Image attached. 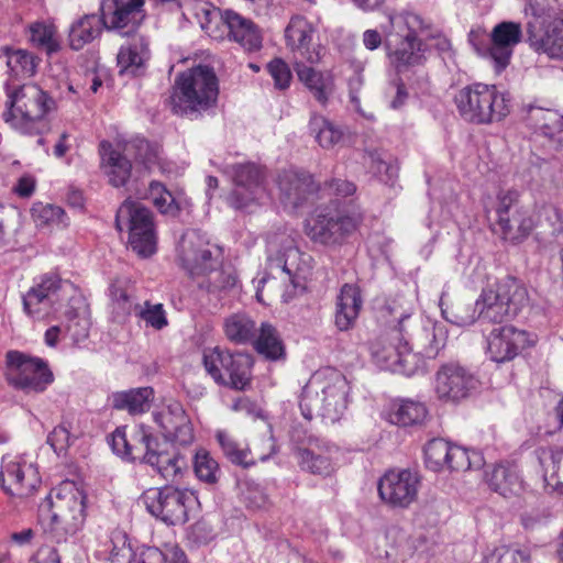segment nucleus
<instances>
[{"instance_id":"obj_1","label":"nucleus","mask_w":563,"mask_h":563,"mask_svg":"<svg viewBox=\"0 0 563 563\" xmlns=\"http://www.w3.org/2000/svg\"><path fill=\"white\" fill-rule=\"evenodd\" d=\"M374 308L382 320L393 324L371 347L383 369L411 376L423 366L424 358H434L445 346L444 325L415 316L412 298L398 295L376 299Z\"/></svg>"},{"instance_id":"obj_2","label":"nucleus","mask_w":563,"mask_h":563,"mask_svg":"<svg viewBox=\"0 0 563 563\" xmlns=\"http://www.w3.org/2000/svg\"><path fill=\"white\" fill-rule=\"evenodd\" d=\"M7 110L3 120L22 135H43L49 130L46 118L57 110V101L38 85H22L8 90Z\"/></svg>"},{"instance_id":"obj_3","label":"nucleus","mask_w":563,"mask_h":563,"mask_svg":"<svg viewBox=\"0 0 563 563\" xmlns=\"http://www.w3.org/2000/svg\"><path fill=\"white\" fill-rule=\"evenodd\" d=\"M219 95L218 78L212 68L197 66L176 77L170 102L173 111L197 119L213 107Z\"/></svg>"},{"instance_id":"obj_4","label":"nucleus","mask_w":563,"mask_h":563,"mask_svg":"<svg viewBox=\"0 0 563 563\" xmlns=\"http://www.w3.org/2000/svg\"><path fill=\"white\" fill-rule=\"evenodd\" d=\"M525 12L530 47L552 59H563V2L534 0L527 3Z\"/></svg>"},{"instance_id":"obj_5","label":"nucleus","mask_w":563,"mask_h":563,"mask_svg":"<svg viewBox=\"0 0 563 563\" xmlns=\"http://www.w3.org/2000/svg\"><path fill=\"white\" fill-rule=\"evenodd\" d=\"M455 104L463 120L473 124H492L503 121L511 111V99L495 85L476 82L462 88Z\"/></svg>"},{"instance_id":"obj_6","label":"nucleus","mask_w":563,"mask_h":563,"mask_svg":"<svg viewBox=\"0 0 563 563\" xmlns=\"http://www.w3.org/2000/svg\"><path fill=\"white\" fill-rule=\"evenodd\" d=\"M528 305L525 285L515 277L506 276L483 289L475 308L483 321L500 323L517 317Z\"/></svg>"},{"instance_id":"obj_7","label":"nucleus","mask_w":563,"mask_h":563,"mask_svg":"<svg viewBox=\"0 0 563 563\" xmlns=\"http://www.w3.org/2000/svg\"><path fill=\"white\" fill-rule=\"evenodd\" d=\"M51 528L57 541L66 540L81 530L86 520V495L71 481H64L48 495Z\"/></svg>"},{"instance_id":"obj_8","label":"nucleus","mask_w":563,"mask_h":563,"mask_svg":"<svg viewBox=\"0 0 563 563\" xmlns=\"http://www.w3.org/2000/svg\"><path fill=\"white\" fill-rule=\"evenodd\" d=\"M347 383L338 377L332 384L323 385L311 378L302 388L299 408L307 420L314 416L335 422L347 410Z\"/></svg>"},{"instance_id":"obj_9","label":"nucleus","mask_w":563,"mask_h":563,"mask_svg":"<svg viewBox=\"0 0 563 563\" xmlns=\"http://www.w3.org/2000/svg\"><path fill=\"white\" fill-rule=\"evenodd\" d=\"M202 364L220 386L245 390L251 385L254 360L249 353L231 352L219 346L207 347L202 353Z\"/></svg>"},{"instance_id":"obj_10","label":"nucleus","mask_w":563,"mask_h":563,"mask_svg":"<svg viewBox=\"0 0 563 563\" xmlns=\"http://www.w3.org/2000/svg\"><path fill=\"white\" fill-rule=\"evenodd\" d=\"M115 228L129 231V244L141 257H150L157 250V235L152 211L137 201L126 199L118 209Z\"/></svg>"},{"instance_id":"obj_11","label":"nucleus","mask_w":563,"mask_h":563,"mask_svg":"<svg viewBox=\"0 0 563 563\" xmlns=\"http://www.w3.org/2000/svg\"><path fill=\"white\" fill-rule=\"evenodd\" d=\"M352 231L351 200L335 198L325 207L316 210L307 222V234L314 242L340 244Z\"/></svg>"},{"instance_id":"obj_12","label":"nucleus","mask_w":563,"mask_h":563,"mask_svg":"<svg viewBox=\"0 0 563 563\" xmlns=\"http://www.w3.org/2000/svg\"><path fill=\"white\" fill-rule=\"evenodd\" d=\"M518 190L500 191L497 196V224L505 241L518 244L525 241L536 228L531 208L520 203Z\"/></svg>"},{"instance_id":"obj_13","label":"nucleus","mask_w":563,"mask_h":563,"mask_svg":"<svg viewBox=\"0 0 563 563\" xmlns=\"http://www.w3.org/2000/svg\"><path fill=\"white\" fill-rule=\"evenodd\" d=\"M7 380L24 393H43L54 382L53 372L41 357L30 356L19 351L7 353Z\"/></svg>"},{"instance_id":"obj_14","label":"nucleus","mask_w":563,"mask_h":563,"mask_svg":"<svg viewBox=\"0 0 563 563\" xmlns=\"http://www.w3.org/2000/svg\"><path fill=\"white\" fill-rule=\"evenodd\" d=\"M522 29L520 23L504 21L494 26L487 43L478 40L474 32L470 34V42L476 53L487 58L494 66L496 73L503 71L510 63L514 48L520 43Z\"/></svg>"},{"instance_id":"obj_15","label":"nucleus","mask_w":563,"mask_h":563,"mask_svg":"<svg viewBox=\"0 0 563 563\" xmlns=\"http://www.w3.org/2000/svg\"><path fill=\"white\" fill-rule=\"evenodd\" d=\"M222 251L210 243L207 235L199 230H187L181 235L178 257L181 266L192 277L205 276L220 264Z\"/></svg>"},{"instance_id":"obj_16","label":"nucleus","mask_w":563,"mask_h":563,"mask_svg":"<svg viewBox=\"0 0 563 563\" xmlns=\"http://www.w3.org/2000/svg\"><path fill=\"white\" fill-rule=\"evenodd\" d=\"M142 500L147 511L166 525H183L188 520L192 497L187 490L174 486L147 489Z\"/></svg>"},{"instance_id":"obj_17","label":"nucleus","mask_w":563,"mask_h":563,"mask_svg":"<svg viewBox=\"0 0 563 563\" xmlns=\"http://www.w3.org/2000/svg\"><path fill=\"white\" fill-rule=\"evenodd\" d=\"M478 385V378L468 368L451 362L435 372L433 391L440 401L456 404L471 396Z\"/></svg>"},{"instance_id":"obj_18","label":"nucleus","mask_w":563,"mask_h":563,"mask_svg":"<svg viewBox=\"0 0 563 563\" xmlns=\"http://www.w3.org/2000/svg\"><path fill=\"white\" fill-rule=\"evenodd\" d=\"M302 254L297 247H287L283 254L268 258V268L274 278H279L285 284L283 298L290 301L306 290V279L309 273Z\"/></svg>"},{"instance_id":"obj_19","label":"nucleus","mask_w":563,"mask_h":563,"mask_svg":"<svg viewBox=\"0 0 563 563\" xmlns=\"http://www.w3.org/2000/svg\"><path fill=\"white\" fill-rule=\"evenodd\" d=\"M110 445L117 455L144 464L153 450L159 446V441L150 427L136 424L129 434L126 427L117 428L111 434Z\"/></svg>"},{"instance_id":"obj_20","label":"nucleus","mask_w":563,"mask_h":563,"mask_svg":"<svg viewBox=\"0 0 563 563\" xmlns=\"http://www.w3.org/2000/svg\"><path fill=\"white\" fill-rule=\"evenodd\" d=\"M420 478L410 470L388 471L378 481L380 499L398 508L409 507L418 496Z\"/></svg>"},{"instance_id":"obj_21","label":"nucleus","mask_w":563,"mask_h":563,"mask_svg":"<svg viewBox=\"0 0 563 563\" xmlns=\"http://www.w3.org/2000/svg\"><path fill=\"white\" fill-rule=\"evenodd\" d=\"M231 175L235 188L228 197L229 205L234 209H244L260 198L265 179L264 169L251 162L231 166Z\"/></svg>"},{"instance_id":"obj_22","label":"nucleus","mask_w":563,"mask_h":563,"mask_svg":"<svg viewBox=\"0 0 563 563\" xmlns=\"http://www.w3.org/2000/svg\"><path fill=\"white\" fill-rule=\"evenodd\" d=\"M144 0H112L102 7L103 27L121 36H135L145 19Z\"/></svg>"},{"instance_id":"obj_23","label":"nucleus","mask_w":563,"mask_h":563,"mask_svg":"<svg viewBox=\"0 0 563 563\" xmlns=\"http://www.w3.org/2000/svg\"><path fill=\"white\" fill-rule=\"evenodd\" d=\"M526 122L536 139L551 154L563 147V114L559 111L531 106L527 111Z\"/></svg>"},{"instance_id":"obj_24","label":"nucleus","mask_w":563,"mask_h":563,"mask_svg":"<svg viewBox=\"0 0 563 563\" xmlns=\"http://www.w3.org/2000/svg\"><path fill=\"white\" fill-rule=\"evenodd\" d=\"M1 487L7 494L26 497L33 494L41 483L38 471L32 464L18 459L2 457L0 471Z\"/></svg>"},{"instance_id":"obj_25","label":"nucleus","mask_w":563,"mask_h":563,"mask_svg":"<svg viewBox=\"0 0 563 563\" xmlns=\"http://www.w3.org/2000/svg\"><path fill=\"white\" fill-rule=\"evenodd\" d=\"M532 335L515 328L503 325L492 330L487 338V353L492 361L504 363L514 360L521 350L533 344Z\"/></svg>"},{"instance_id":"obj_26","label":"nucleus","mask_w":563,"mask_h":563,"mask_svg":"<svg viewBox=\"0 0 563 563\" xmlns=\"http://www.w3.org/2000/svg\"><path fill=\"white\" fill-rule=\"evenodd\" d=\"M313 32L312 24L305 16H291L285 30V38L292 53L294 63L308 62L313 65L320 62L322 47L312 44Z\"/></svg>"},{"instance_id":"obj_27","label":"nucleus","mask_w":563,"mask_h":563,"mask_svg":"<svg viewBox=\"0 0 563 563\" xmlns=\"http://www.w3.org/2000/svg\"><path fill=\"white\" fill-rule=\"evenodd\" d=\"M277 185L282 202L292 209L302 206L320 188L311 174L296 168L282 170L277 177Z\"/></svg>"},{"instance_id":"obj_28","label":"nucleus","mask_w":563,"mask_h":563,"mask_svg":"<svg viewBox=\"0 0 563 563\" xmlns=\"http://www.w3.org/2000/svg\"><path fill=\"white\" fill-rule=\"evenodd\" d=\"M220 16L228 26L229 38L236 42L245 52L256 53L262 48L263 36L252 20L233 10H224Z\"/></svg>"},{"instance_id":"obj_29","label":"nucleus","mask_w":563,"mask_h":563,"mask_svg":"<svg viewBox=\"0 0 563 563\" xmlns=\"http://www.w3.org/2000/svg\"><path fill=\"white\" fill-rule=\"evenodd\" d=\"M331 446L323 440L310 435L307 438V446H298L295 455L299 467L302 471L314 475L329 476L333 473V463L327 453H330Z\"/></svg>"},{"instance_id":"obj_30","label":"nucleus","mask_w":563,"mask_h":563,"mask_svg":"<svg viewBox=\"0 0 563 563\" xmlns=\"http://www.w3.org/2000/svg\"><path fill=\"white\" fill-rule=\"evenodd\" d=\"M382 417L397 427H416L426 421L428 409L421 401L410 398H395L384 406Z\"/></svg>"},{"instance_id":"obj_31","label":"nucleus","mask_w":563,"mask_h":563,"mask_svg":"<svg viewBox=\"0 0 563 563\" xmlns=\"http://www.w3.org/2000/svg\"><path fill=\"white\" fill-rule=\"evenodd\" d=\"M132 40L122 45L117 56L119 75L135 77L144 71L145 64L150 59L147 40L142 35L131 36Z\"/></svg>"},{"instance_id":"obj_32","label":"nucleus","mask_w":563,"mask_h":563,"mask_svg":"<svg viewBox=\"0 0 563 563\" xmlns=\"http://www.w3.org/2000/svg\"><path fill=\"white\" fill-rule=\"evenodd\" d=\"M101 167L113 187L125 186L131 177L132 163L109 141L100 143Z\"/></svg>"},{"instance_id":"obj_33","label":"nucleus","mask_w":563,"mask_h":563,"mask_svg":"<svg viewBox=\"0 0 563 563\" xmlns=\"http://www.w3.org/2000/svg\"><path fill=\"white\" fill-rule=\"evenodd\" d=\"M536 455L540 467L542 468V477L544 489L555 492L559 486H563L561 475L563 473V449L561 448H539Z\"/></svg>"},{"instance_id":"obj_34","label":"nucleus","mask_w":563,"mask_h":563,"mask_svg":"<svg viewBox=\"0 0 563 563\" xmlns=\"http://www.w3.org/2000/svg\"><path fill=\"white\" fill-rule=\"evenodd\" d=\"M144 464L150 465L167 482H177L187 468L184 456L176 452L161 451L158 446L147 456Z\"/></svg>"},{"instance_id":"obj_35","label":"nucleus","mask_w":563,"mask_h":563,"mask_svg":"<svg viewBox=\"0 0 563 563\" xmlns=\"http://www.w3.org/2000/svg\"><path fill=\"white\" fill-rule=\"evenodd\" d=\"M489 487L501 496L509 498L521 494L525 489L523 482L514 465L498 464L490 473H487Z\"/></svg>"},{"instance_id":"obj_36","label":"nucleus","mask_w":563,"mask_h":563,"mask_svg":"<svg viewBox=\"0 0 563 563\" xmlns=\"http://www.w3.org/2000/svg\"><path fill=\"white\" fill-rule=\"evenodd\" d=\"M387 56L390 64L395 66L398 71L404 68L420 64L422 60V49L420 41H398L389 38L384 41Z\"/></svg>"},{"instance_id":"obj_37","label":"nucleus","mask_w":563,"mask_h":563,"mask_svg":"<svg viewBox=\"0 0 563 563\" xmlns=\"http://www.w3.org/2000/svg\"><path fill=\"white\" fill-rule=\"evenodd\" d=\"M424 27L422 18L413 12H401L389 15V29L385 30V38L398 41H418L417 35Z\"/></svg>"},{"instance_id":"obj_38","label":"nucleus","mask_w":563,"mask_h":563,"mask_svg":"<svg viewBox=\"0 0 563 563\" xmlns=\"http://www.w3.org/2000/svg\"><path fill=\"white\" fill-rule=\"evenodd\" d=\"M257 332L252 344L258 354L263 355L268 361L285 358V345L279 332L274 325L268 322H263Z\"/></svg>"},{"instance_id":"obj_39","label":"nucleus","mask_w":563,"mask_h":563,"mask_svg":"<svg viewBox=\"0 0 563 563\" xmlns=\"http://www.w3.org/2000/svg\"><path fill=\"white\" fill-rule=\"evenodd\" d=\"M154 398L151 387L132 388L112 395V406L118 410H126L130 415H141L150 410Z\"/></svg>"},{"instance_id":"obj_40","label":"nucleus","mask_w":563,"mask_h":563,"mask_svg":"<svg viewBox=\"0 0 563 563\" xmlns=\"http://www.w3.org/2000/svg\"><path fill=\"white\" fill-rule=\"evenodd\" d=\"M27 31L31 45L45 52L48 57L62 49L58 30L53 22L35 21L29 25Z\"/></svg>"},{"instance_id":"obj_41","label":"nucleus","mask_w":563,"mask_h":563,"mask_svg":"<svg viewBox=\"0 0 563 563\" xmlns=\"http://www.w3.org/2000/svg\"><path fill=\"white\" fill-rule=\"evenodd\" d=\"M294 64L299 80L311 91L318 102L325 104L329 95L332 92V79L308 66V62H297Z\"/></svg>"},{"instance_id":"obj_42","label":"nucleus","mask_w":563,"mask_h":563,"mask_svg":"<svg viewBox=\"0 0 563 563\" xmlns=\"http://www.w3.org/2000/svg\"><path fill=\"white\" fill-rule=\"evenodd\" d=\"M103 27V15L98 16L97 14H86L76 22H74L69 29V46L74 51L81 49L86 44L92 42L98 37Z\"/></svg>"},{"instance_id":"obj_43","label":"nucleus","mask_w":563,"mask_h":563,"mask_svg":"<svg viewBox=\"0 0 563 563\" xmlns=\"http://www.w3.org/2000/svg\"><path fill=\"white\" fill-rule=\"evenodd\" d=\"M67 319V331L76 341L88 338L91 325L88 306L81 297H71L65 312Z\"/></svg>"},{"instance_id":"obj_44","label":"nucleus","mask_w":563,"mask_h":563,"mask_svg":"<svg viewBox=\"0 0 563 563\" xmlns=\"http://www.w3.org/2000/svg\"><path fill=\"white\" fill-rule=\"evenodd\" d=\"M0 58H5L8 71L13 77L27 78L36 73L40 59L25 49L9 46L0 48Z\"/></svg>"},{"instance_id":"obj_45","label":"nucleus","mask_w":563,"mask_h":563,"mask_svg":"<svg viewBox=\"0 0 563 563\" xmlns=\"http://www.w3.org/2000/svg\"><path fill=\"white\" fill-rule=\"evenodd\" d=\"M364 165L368 173L376 177L380 183L394 186L398 177V165L397 162L385 157V154L374 150L365 151L363 156Z\"/></svg>"},{"instance_id":"obj_46","label":"nucleus","mask_w":563,"mask_h":563,"mask_svg":"<svg viewBox=\"0 0 563 563\" xmlns=\"http://www.w3.org/2000/svg\"><path fill=\"white\" fill-rule=\"evenodd\" d=\"M23 311L34 320L52 319L59 310L43 292L31 286L22 297Z\"/></svg>"},{"instance_id":"obj_47","label":"nucleus","mask_w":563,"mask_h":563,"mask_svg":"<svg viewBox=\"0 0 563 563\" xmlns=\"http://www.w3.org/2000/svg\"><path fill=\"white\" fill-rule=\"evenodd\" d=\"M224 332L227 338L236 344L252 343L257 329L255 322L244 313H235L225 319Z\"/></svg>"},{"instance_id":"obj_48","label":"nucleus","mask_w":563,"mask_h":563,"mask_svg":"<svg viewBox=\"0 0 563 563\" xmlns=\"http://www.w3.org/2000/svg\"><path fill=\"white\" fill-rule=\"evenodd\" d=\"M32 286L35 287L37 291L43 292L51 301L60 308L66 289L70 287L71 284L68 280L63 279L58 273L47 272L36 276L33 279Z\"/></svg>"},{"instance_id":"obj_49","label":"nucleus","mask_w":563,"mask_h":563,"mask_svg":"<svg viewBox=\"0 0 563 563\" xmlns=\"http://www.w3.org/2000/svg\"><path fill=\"white\" fill-rule=\"evenodd\" d=\"M145 198L150 199L154 207L163 214L176 217L180 211V207L173 194L161 181L152 180L150 183Z\"/></svg>"},{"instance_id":"obj_50","label":"nucleus","mask_w":563,"mask_h":563,"mask_svg":"<svg viewBox=\"0 0 563 563\" xmlns=\"http://www.w3.org/2000/svg\"><path fill=\"white\" fill-rule=\"evenodd\" d=\"M201 277L202 279L198 282V287L206 290L208 294L214 295L217 298H219L222 292L233 288L238 282L234 273L221 271L217 267L212 268V271H208L207 274Z\"/></svg>"},{"instance_id":"obj_51","label":"nucleus","mask_w":563,"mask_h":563,"mask_svg":"<svg viewBox=\"0 0 563 563\" xmlns=\"http://www.w3.org/2000/svg\"><path fill=\"white\" fill-rule=\"evenodd\" d=\"M309 130L320 146L324 148L336 145L343 136V133L332 122L322 115L313 114L309 121Z\"/></svg>"},{"instance_id":"obj_52","label":"nucleus","mask_w":563,"mask_h":563,"mask_svg":"<svg viewBox=\"0 0 563 563\" xmlns=\"http://www.w3.org/2000/svg\"><path fill=\"white\" fill-rule=\"evenodd\" d=\"M484 464L482 453L468 451L456 444H452L450 456L445 468L450 471L464 472L472 468H481Z\"/></svg>"},{"instance_id":"obj_53","label":"nucleus","mask_w":563,"mask_h":563,"mask_svg":"<svg viewBox=\"0 0 563 563\" xmlns=\"http://www.w3.org/2000/svg\"><path fill=\"white\" fill-rule=\"evenodd\" d=\"M334 325L339 331H349L352 325V285L345 283L335 299Z\"/></svg>"},{"instance_id":"obj_54","label":"nucleus","mask_w":563,"mask_h":563,"mask_svg":"<svg viewBox=\"0 0 563 563\" xmlns=\"http://www.w3.org/2000/svg\"><path fill=\"white\" fill-rule=\"evenodd\" d=\"M194 471L196 476L207 484H216L221 475L219 463L210 455V453L200 449L194 457Z\"/></svg>"},{"instance_id":"obj_55","label":"nucleus","mask_w":563,"mask_h":563,"mask_svg":"<svg viewBox=\"0 0 563 563\" xmlns=\"http://www.w3.org/2000/svg\"><path fill=\"white\" fill-rule=\"evenodd\" d=\"M452 443L444 439H432L424 446V460L427 466L434 471L444 470L450 456Z\"/></svg>"},{"instance_id":"obj_56","label":"nucleus","mask_w":563,"mask_h":563,"mask_svg":"<svg viewBox=\"0 0 563 563\" xmlns=\"http://www.w3.org/2000/svg\"><path fill=\"white\" fill-rule=\"evenodd\" d=\"M106 552H108V563H133L132 548L128 542L124 532L115 530L111 533L109 541L106 543Z\"/></svg>"},{"instance_id":"obj_57","label":"nucleus","mask_w":563,"mask_h":563,"mask_svg":"<svg viewBox=\"0 0 563 563\" xmlns=\"http://www.w3.org/2000/svg\"><path fill=\"white\" fill-rule=\"evenodd\" d=\"M218 443L225 457L235 465L249 467L254 465L253 461H247L250 451L241 449L238 442L227 431L220 430L216 434Z\"/></svg>"},{"instance_id":"obj_58","label":"nucleus","mask_w":563,"mask_h":563,"mask_svg":"<svg viewBox=\"0 0 563 563\" xmlns=\"http://www.w3.org/2000/svg\"><path fill=\"white\" fill-rule=\"evenodd\" d=\"M135 314L155 330H162L168 324L166 312L162 303L145 301L144 306L135 305Z\"/></svg>"},{"instance_id":"obj_59","label":"nucleus","mask_w":563,"mask_h":563,"mask_svg":"<svg viewBox=\"0 0 563 563\" xmlns=\"http://www.w3.org/2000/svg\"><path fill=\"white\" fill-rule=\"evenodd\" d=\"M111 312L114 320L122 322L133 311L135 312V305L122 288L112 286L111 289Z\"/></svg>"},{"instance_id":"obj_60","label":"nucleus","mask_w":563,"mask_h":563,"mask_svg":"<svg viewBox=\"0 0 563 563\" xmlns=\"http://www.w3.org/2000/svg\"><path fill=\"white\" fill-rule=\"evenodd\" d=\"M188 416L178 401H172L166 408L155 415V421L162 427L164 431L175 429L180 422H186Z\"/></svg>"},{"instance_id":"obj_61","label":"nucleus","mask_w":563,"mask_h":563,"mask_svg":"<svg viewBox=\"0 0 563 563\" xmlns=\"http://www.w3.org/2000/svg\"><path fill=\"white\" fill-rule=\"evenodd\" d=\"M485 563H529V555L517 548L501 545L486 556Z\"/></svg>"},{"instance_id":"obj_62","label":"nucleus","mask_w":563,"mask_h":563,"mask_svg":"<svg viewBox=\"0 0 563 563\" xmlns=\"http://www.w3.org/2000/svg\"><path fill=\"white\" fill-rule=\"evenodd\" d=\"M267 70L274 79L275 88L285 90L291 81V71L288 65L282 58H274L267 64Z\"/></svg>"},{"instance_id":"obj_63","label":"nucleus","mask_w":563,"mask_h":563,"mask_svg":"<svg viewBox=\"0 0 563 563\" xmlns=\"http://www.w3.org/2000/svg\"><path fill=\"white\" fill-rule=\"evenodd\" d=\"M70 432L64 424L55 427L47 437V443L58 455L67 451L68 446L70 445Z\"/></svg>"},{"instance_id":"obj_64","label":"nucleus","mask_w":563,"mask_h":563,"mask_svg":"<svg viewBox=\"0 0 563 563\" xmlns=\"http://www.w3.org/2000/svg\"><path fill=\"white\" fill-rule=\"evenodd\" d=\"M168 435L174 438V441L180 445H189L194 441V429L189 418L186 422H180L175 427V429H170L165 431Z\"/></svg>"}]
</instances>
